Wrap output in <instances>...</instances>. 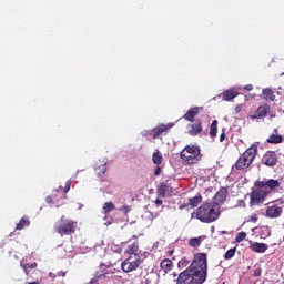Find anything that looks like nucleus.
<instances>
[{
  "label": "nucleus",
  "mask_w": 284,
  "mask_h": 284,
  "mask_svg": "<svg viewBox=\"0 0 284 284\" xmlns=\"http://www.w3.org/2000/svg\"><path fill=\"white\" fill-rule=\"evenodd\" d=\"M207 281V254L196 253L190 266L178 276L176 284H203Z\"/></svg>",
  "instance_id": "1"
},
{
  "label": "nucleus",
  "mask_w": 284,
  "mask_h": 284,
  "mask_svg": "<svg viewBox=\"0 0 284 284\" xmlns=\"http://www.w3.org/2000/svg\"><path fill=\"white\" fill-rule=\"evenodd\" d=\"M255 190L251 192V203L253 205H258L263 203L272 192H275L277 187H281V181L268 179V180H257L255 183Z\"/></svg>",
  "instance_id": "2"
},
{
  "label": "nucleus",
  "mask_w": 284,
  "mask_h": 284,
  "mask_svg": "<svg viewBox=\"0 0 284 284\" xmlns=\"http://www.w3.org/2000/svg\"><path fill=\"white\" fill-rule=\"evenodd\" d=\"M191 216L192 219H197L201 223H214L221 216V205L219 203L205 202Z\"/></svg>",
  "instance_id": "3"
},
{
  "label": "nucleus",
  "mask_w": 284,
  "mask_h": 284,
  "mask_svg": "<svg viewBox=\"0 0 284 284\" xmlns=\"http://www.w3.org/2000/svg\"><path fill=\"white\" fill-rule=\"evenodd\" d=\"M257 154L258 145L253 144L240 155L233 168L241 172H247V170H250V168L252 166V163H254V159H256Z\"/></svg>",
  "instance_id": "4"
},
{
  "label": "nucleus",
  "mask_w": 284,
  "mask_h": 284,
  "mask_svg": "<svg viewBox=\"0 0 284 284\" xmlns=\"http://www.w3.org/2000/svg\"><path fill=\"white\" fill-rule=\"evenodd\" d=\"M180 159L184 165H196L203 159L201 153V146L196 144H190L183 148L180 152Z\"/></svg>",
  "instance_id": "5"
},
{
  "label": "nucleus",
  "mask_w": 284,
  "mask_h": 284,
  "mask_svg": "<svg viewBox=\"0 0 284 284\" xmlns=\"http://www.w3.org/2000/svg\"><path fill=\"white\" fill-rule=\"evenodd\" d=\"M77 227H79V222L68 219L65 215H62L54 224V230L60 236H72L77 233Z\"/></svg>",
  "instance_id": "6"
},
{
  "label": "nucleus",
  "mask_w": 284,
  "mask_h": 284,
  "mask_svg": "<svg viewBox=\"0 0 284 284\" xmlns=\"http://www.w3.org/2000/svg\"><path fill=\"white\" fill-rule=\"evenodd\" d=\"M284 209V199L280 197L270 202V205L266 209L267 219H278L283 214Z\"/></svg>",
  "instance_id": "7"
},
{
  "label": "nucleus",
  "mask_w": 284,
  "mask_h": 284,
  "mask_svg": "<svg viewBox=\"0 0 284 284\" xmlns=\"http://www.w3.org/2000/svg\"><path fill=\"white\" fill-rule=\"evenodd\" d=\"M141 266V257L129 256L121 264V268L125 274L139 270Z\"/></svg>",
  "instance_id": "8"
},
{
  "label": "nucleus",
  "mask_w": 284,
  "mask_h": 284,
  "mask_svg": "<svg viewBox=\"0 0 284 284\" xmlns=\"http://www.w3.org/2000/svg\"><path fill=\"white\" fill-rule=\"evenodd\" d=\"M278 163V156L275 151H266L262 158V164L266 168H274Z\"/></svg>",
  "instance_id": "9"
},
{
  "label": "nucleus",
  "mask_w": 284,
  "mask_h": 284,
  "mask_svg": "<svg viewBox=\"0 0 284 284\" xmlns=\"http://www.w3.org/2000/svg\"><path fill=\"white\" fill-rule=\"evenodd\" d=\"M189 136H199L203 132V122L201 120H195L187 124L186 126Z\"/></svg>",
  "instance_id": "10"
},
{
  "label": "nucleus",
  "mask_w": 284,
  "mask_h": 284,
  "mask_svg": "<svg viewBox=\"0 0 284 284\" xmlns=\"http://www.w3.org/2000/svg\"><path fill=\"white\" fill-rule=\"evenodd\" d=\"M270 112H272V108L270 106V104H264L258 106L255 113L250 116L253 121H256L258 119H265V116H267Z\"/></svg>",
  "instance_id": "11"
},
{
  "label": "nucleus",
  "mask_w": 284,
  "mask_h": 284,
  "mask_svg": "<svg viewBox=\"0 0 284 284\" xmlns=\"http://www.w3.org/2000/svg\"><path fill=\"white\" fill-rule=\"evenodd\" d=\"M203 202V196L201 193L195 195L194 197H191L186 204H182L180 206V210H194V207H199L201 203Z\"/></svg>",
  "instance_id": "12"
},
{
  "label": "nucleus",
  "mask_w": 284,
  "mask_h": 284,
  "mask_svg": "<svg viewBox=\"0 0 284 284\" xmlns=\"http://www.w3.org/2000/svg\"><path fill=\"white\" fill-rule=\"evenodd\" d=\"M201 112H203L202 106H193L189 111H186V113L183 115V119L185 121H189L190 123H194V121H196L194 119H196V116H199Z\"/></svg>",
  "instance_id": "13"
},
{
  "label": "nucleus",
  "mask_w": 284,
  "mask_h": 284,
  "mask_svg": "<svg viewBox=\"0 0 284 284\" xmlns=\"http://www.w3.org/2000/svg\"><path fill=\"white\" fill-rule=\"evenodd\" d=\"M173 193L174 189H172V184H170L169 182H162L158 187V194L163 199H165V196H172Z\"/></svg>",
  "instance_id": "14"
},
{
  "label": "nucleus",
  "mask_w": 284,
  "mask_h": 284,
  "mask_svg": "<svg viewBox=\"0 0 284 284\" xmlns=\"http://www.w3.org/2000/svg\"><path fill=\"white\" fill-rule=\"evenodd\" d=\"M173 126H174L173 123L158 125L156 128H154L152 130L153 139H159L161 136V134H163L164 132L169 131Z\"/></svg>",
  "instance_id": "15"
},
{
  "label": "nucleus",
  "mask_w": 284,
  "mask_h": 284,
  "mask_svg": "<svg viewBox=\"0 0 284 284\" xmlns=\"http://www.w3.org/2000/svg\"><path fill=\"white\" fill-rule=\"evenodd\" d=\"M226 199H227V187H222L215 194L213 199L214 201L212 203H217V205H221L222 203H225Z\"/></svg>",
  "instance_id": "16"
},
{
  "label": "nucleus",
  "mask_w": 284,
  "mask_h": 284,
  "mask_svg": "<svg viewBox=\"0 0 284 284\" xmlns=\"http://www.w3.org/2000/svg\"><path fill=\"white\" fill-rule=\"evenodd\" d=\"M125 254L134 256V258H141V251H139V242H133L125 250Z\"/></svg>",
  "instance_id": "17"
},
{
  "label": "nucleus",
  "mask_w": 284,
  "mask_h": 284,
  "mask_svg": "<svg viewBox=\"0 0 284 284\" xmlns=\"http://www.w3.org/2000/svg\"><path fill=\"white\" fill-rule=\"evenodd\" d=\"M250 247H251L252 252H255L256 254H265V252H267L270 246H267V244H265V243L255 242V243L251 244Z\"/></svg>",
  "instance_id": "18"
},
{
  "label": "nucleus",
  "mask_w": 284,
  "mask_h": 284,
  "mask_svg": "<svg viewBox=\"0 0 284 284\" xmlns=\"http://www.w3.org/2000/svg\"><path fill=\"white\" fill-rule=\"evenodd\" d=\"M100 270L95 272V274L100 277V280L105 278L110 274H114L110 266L105 264H100Z\"/></svg>",
  "instance_id": "19"
},
{
  "label": "nucleus",
  "mask_w": 284,
  "mask_h": 284,
  "mask_svg": "<svg viewBox=\"0 0 284 284\" xmlns=\"http://www.w3.org/2000/svg\"><path fill=\"white\" fill-rule=\"evenodd\" d=\"M205 239H207V236H205V235H200L197 237H191L189 240V245H190V247H194V248L201 247V244L204 242Z\"/></svg>",
  "instance_id": "20"
},
{
  "label": "nucleus",
  "mask_w": 284,
  "mask_h": 284,
  "mask_svg": "<svg viewBox=\"0 0 284 284\" xmlns=\"http://www.w3.org/2000/svg\"><path fill=\"white\" fill-rule=\"evenodd\" d=\"M160 267L161 270H163L165 274H168L169 272H172V267H174V263L172 262V260L165 258L160 263Z\"/></svg>",
  "instance_id": "21"
},
{
  "label": "nucleus",
  "mask_w": 284,
  "mask_h": 284,
  "mask_svg": "<svg viewBox=\"0 0 284 284\" xmlns=\"http://www.w3.org/2000/svg\"><path fill=\"white\" fill-rule=\"evenodd\" d=\"M239 97L235 90L229 89L222 93L223 101H232Z\"/></svg>",
  "instance_id": "22"
},
{
  "label": "nucleus",
  "mask_w": 284,
  "mask_h": 284,
  "mask_svg": "<svg viewBox=\"0 0 284 284\" xmlns=\"http://www.w3.org/2000/svg\"><path fill=\"white\" fill-rule=\"evenodd\" d=\"M262 97H263L264 101H275L276 100V95L274 94V91H272V89H270V88L263 89Z\"/></svg>",
  "instance_id": "23"
},
{
  "label": "nucleus",
  "mask_w": 284,
  "mask_h": 284,
  "mask_svg": "<svg viewBox=\"0 0 284 284\" xmlns=\"http://www.w3.org/2000/svg\"><path fill=\"white\" fill-rule=\"evenodd\" d=\"M283 141H284L283 135H278V134H271L266 139V143H271L272 145H278V143H283Z\"/></svg>",
  "instance_id": "24"
},
{
  "label": "nucleus",
  "mask_w": 284,
  "mask_h": 284,
  "mask_svg": "<svg viewBox=\"0 0 284 284\" xmlns=\"http://www.w3.org/2000/svg\"><path fill=\"white\" fill-rule=\"evenodd\" d=\"M217 133H219V120H213L210 126L209 134L211 139H215Z\"/></svg>",
  "instance_id": "25"
},
{
  "label": "nucleus",
  "mask_w": 284,
  "mask_h": 284,
  "mask_svg": "<svg viewBox=\"0 0 284 284\" xmlns=\"http://www.w3.org/2000/svg\"><path fill=\"white\" fill-rule=\"evenodd\" d=\"M24 227H30V217H28V216L21 217L20 223H17V225H16V230H18V231H21Z\"/></svg>",
  "instance_id": "26"
},
{
  "label": "nucleus",
  "mask_w": 284,
  "mask_h": 284,
  "mask_svg": "<svg viewBox=\"0 0 284 284\" xmlns=\"http://www.w3.org/2000/svg\"><path fill=\"white\" fill-rule=\"evenodd\" d=\"M21 267L24 271L26 276H30V271L28 270H37V267H39V264H37V262H32L21 265Z\"/></svg>",
  "instance_id": "27"
},
{
  "label": "nucleus",
  "mask_w": 284,
  "mask_h": 284,
  "mask_svg": "<svg viewBox=\"0 0 284 284\" xmlns=\"http://www.w3.org/2000/svg\"><path fill=\"white\" fill-rule=\"evenodd\" d=\"M105 172H108V164H101L98 168H95V173L100 179H103L105 176Z\"/></svg>",
  "instance_id": "28"
},
{
  "label": "nucleus",
  "mask_w": 284,
  "mask_h": 284,
  "mask_svg": "<svg viewBox=\"0 0 284 284\" xmlns=\"http://www.w3.org/2000/svg\"><path fill=\"white\" fill-rule=\"evenodd\" d=\"M152 161L154 165H161V163H163V154L160 151L154 152L152 154Z\"/></svg>",
  "instance_id": "29"
},
{
  "label": "nucleus",
  "mask_w": 284,
  "mask_h": 284,
  "mask_svg": "<svg viewBox=\"0 0 284 284\" xmlns=\"http://www.w3.org/2000/svg\"><path fill=\"white\" fill-rule=\"evenodd\" d=\"M102 210L105 215L110 214V212H113V210H116V206L112 202H105L102 206Z\"/></svg>",
  "instance_id": "30"
},
{
  "label": "nucleus",
  "mask_w": 284,
  "mask_h": 284,
  "mask_svg": "<svg viewBox=\"0 0 284 284\" xmlns=\"http://www.w3.org/2000/svg\"><path fill=\"white\" fill-rule=\"evenodd\" d=\"M247 239V233L246 232H240L235 236V243H241L242 241H245Z\"/></svg>",
  "instance_id": "31"
},
{
  "label": "nucleus",
  "mask_w": 284,
  "mask_h": 284,
  "mask_svg": "<svg viewBox=\"0 0 284 284\" xmlns=\"http://www.w3.org/2000/svg\"><path fill=\"white\" fill-rule=\"evenodd\" d=\"M187 265H190V261L185 257H183L179 263H178V267L179 270H185V267H187Z\"/></svg>",
  "instance_id": "32"
},
{
  "label": "nucleus",
  "mask_w": 284,
  "mask_h": 284,
  "mask_svg": "<svg viewBox=\"0 0 284 284\" xmlns=\"http://www.w3.org/2000/svg\"><path fill=\"white\" fill-rule=\"evenodd\" d=\"M236 254V248H231L226 251L224 258L225 261H230V258H234V255Z\"/></svg>",
  "instance_id": "33"
},
{
  "label": "nucleus",
  "mask_w": 284,
  "mask_h": 284,
  "mask_svg": "<svg viewBox=\"0 0 284 284\" xmlns=\"http://www.w3.org/2000/svg\"><path fill=\"white\" fill-rule=\"evenodd\" d=\"M57 194H59V191H55V194H53V195H48V196L45 197V203H48L49 205H51V203H52L53 201H58Z\"/></svg>",
  "instance_id": "34"
},
{
  "label": "nucleus",
  "mask_w": 284,
  "mask_h": 284,
  "mask_svg": "<svg viewBox=\"0 0 284 284\" xmlns=\"http://www.w3.org/2000/svg\"><path fill=\"white\" fill-rule=\"evenodd\" d=\"M70 187H72V180H68L65 182L64 194H68V192H70Z\"/></svg>",
  "instance_id": "35"
},
{
  "label": "nucleus",
  "mask_w": 284,
  "mask_h": 284,
  "mask_svg": "<svg viewBox=\"0 0 284 284\" xmlns=\"http://www.w3.org/2000/svg\"><path fill=\"white\" fill-rule=\"evenodd\" d=\"M100 281H101V277L95 274L94 277L91 278L89 284H99Z\"/></svg>",
  "instance_id": "36"
},
{
  "label": "nucleus",
  "mask_w": 284,
  "mask_h": 284,
  "mask_svg": "<svg viewBox=\"0 0 284 284\" xmlns=\"http://www.w3.org/2000/svg\"><path fill=\"white\" fill-rule=\"evenodd\" d=\"M262 272L263 271L261 270V267H256L253 271V276L258 277V276H261Z\"/></svg>",
  "instance_id": "37"
},
{
  "label": "nucleus",
  "mask_w": 284,
  "mask_h": 284,
  "mask_svg": "<svg viewBox=\"0 0 284 284\" xmlns=\"http://www.w3.org/2000/svg\"><path fill=\"white\" fill-rule=\"evenodd\" d=\"M244 90H247V92H252V90H254V85H252V84H246V85L244 87Z\"/></svg>",
  "instance_id": "38"
},
{
  "label": "nucleus",
  "mask_w": 284,
  "mask_h": 284,
  "mask_svg": "<svg viewBox=\"0 0 284 284\" xmlns=\"http://www.w3.org/2000/svg\"><path fill=\"white\" fill-rule=\"evenodd\" d=\"M225 141V129H223V132L220 135V143H223Z\"/></svg>",
  "instance_id": "39"
},
{
  "label": "nucleus",
  "mask_w": 284,
  "mask_h": 284,
  "mask_svg": "<svg viewBox=\"0 0 284 284\" xmlns=\"http://www.w3.org/2000/svg\"><path fill=\"white\" fill-rule=\"evenodd\" d=\"M120 210L121 212H125V214H128V212H130V206L123 205Z\"/></svg>",
  "instance_id": "40"
},
{
  "label": "nucleus",
  "mask_w": 284,
  "mask_h": 284,
  "mask_svg": "<svg viewBox=\"0 0 284 284\" xmlns=\"http://www.w3.org/2000/svg\"><path fill=\"white\" fill-rule=\"evenodd\" d=\"M160 174H161V166L158 165V166L155 168L154 175H155V176H159Z\"/></svg>",
  "instance_id": "41"
},
{
  "label": "nucleus",
  "mask_w": 284,
  "mask_h": 284,
  "mask_svg": "<svg viewBox=\"0 0 284 284\" xmlns=\"http://www.w3.org/2000/svg\"><path fill=\"white\" fill-rule=\"evenodd\" d=\"M241 110H243V106L242 105H237L235 108V114H239V112H241Z\"/></svg>",
  "instance_id": "42"
},
{
  "label": "nucleus",
  "mask_w": 284,
  "mask_h": 284,
  "mask_svg": "<svg viewBox=\"0 0 284 284\" xmlns=\"http://www.w3.org/2000/svg\"><path fill=\"white\" fill-rule=\"evenodd\" d=\"M155 205H163V200L156 199L155 200Z\"/></svg>",
  "instance_id": "43"
},
{
  "label": "nucleus",
  "mask_w": 284,
  "mask_h": 284,
  "mask_svg": "<svg viewBox=\"0 0 284 284\" xmlns=\"http://www.w3.org/2000/svg\"><path fill=\"white\" fill-rule=\"evenodd\" d=\"M57 276H62V278H64V276H65V272L60 271V272H58V273H57Z\"/></svg>",
  "instance_id": "44"
},
{
  "label": "nucleus",
  "mask_w": 284,
  "mask_h": 284,
  "mask_svg": "<svg viewBox=\"0 0 284 284\" xmlns=\"http://www.w3.org/2000/svg\"><path fill=\"white\" fill-rule=\"evenodd\" d=\"M148 216H149V219H150V221H151V223H152V221H154V215H153L151 212H149V213H148Z\"/></svg>",
  "instance_id": "45"
},
{
  "label": "nucleus",
  "mask_w": 284,
  "mask_h": 284,
  "mask_svg": "<svg viewBox=\"0 0 284 284\" xmlns=\"http://www.w3.org/2000/svg\"><path fill=\"white\" fill-rule=\"evenodd\" d=\"M49 277H50V278H57V274L50 272V273H49Z\"/></svg>",
  "instance_id": "46"
},
{
  "label": "nucleus",
  "mask_w": 284,
  "mask_h": 284,
  "mask_svg": "<svg viewBox=\"0 0 284 284\" xmlns=\"http://www.w3.org/2000/svg\"><path fill=\"white\" fill-rule=\"evenodd\" d=\"M251 221H253V223H256L258 221V217H251Z\"/></svg>",
  "instance_id": "47"
},
{
  "label": "nucleus",
  "mask_w": 284,
  "mask_h": 284,
  "mask_svg": "<svg viewBox=\"0 0 284 284\" xmlns=\"http://www.w3.org/2000/svg\"><path fill=\"white\" fill-rule=\"evenodd\" d=\"M174 254V251H169V256H172Z\"/></svg>",
  "instance_id": "48"
},
{
  "label": "nucleus",
  "mask_w": 284,
  "mask_h": 284,
  "mask_svg": "<svg viewBox=\"0 0 284 284\" xmlns=\"http://www.w3.org/2000/svg\"><path fill=\"white\" fill-rule=\"evenodd\" d=\"M273 132L276 134L278 132V129H274Z\"/></svg>",
  "instance_id": "49"
},
{
  "label": "nucleus",
  "mask_w": 284,
  "mask_h": 284,
  "mask_svg": "<svg viewBox=\"0 0 284 284\" xmlns=\"http://www.w3.org/2000/svg\"><path fill=\"white\" fill-rule=\"evenodd\" d=\"M174 278H176V273H173Z\"/></svg>",
  "instance_id": "50"
}]
</instances>
